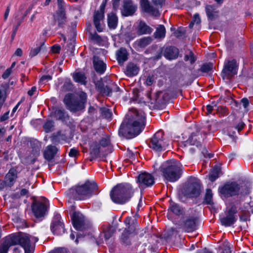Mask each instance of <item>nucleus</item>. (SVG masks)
Wrapping results in <instances>:
<instances>
[{
    "instance_id": "obj_61",
    "label": "nucleus",
    "mask_w": 253,
    "mask_h": 253,
    "mask_svg": "<svg viewBox=\"0 0 253 253\" xmlns=\"http://www.w3.org/2000/svg\"><path fill=\"white\" fill-rule=\"evenodd\" d=\"M201 153L204 156V157H206L208 156L209 158L213 157V154H212L208 153V151L205 147L203 148L202 150L201 151Z\"/></svg>"
},
{
    "instance_id": "obj_29",
    "label": "nucleus",
    "mask_w": 253,
    "mask_h": 253,
    "mask_svg": "<svg viewBox=\"0 0 253 253\" xmlns=\"http://www.w3.org/2000/svg\"><path fill=\"white\" fill-rule=\"evenodd\" d=\"M139 71V67L133 63H128L126 69L125 74L128 77L136 75Z\"/></svg>"
},
{
    "instance_id": "obj_34",
    "label": "nucleus",
    "mask_w": 253,
    "mask_h": 253,
    "mask_svg": "<svg viewBox=\"0 0 253 253\" xmlns=\"http://www.w3.org/2000/svg\"><path fill=\"white\" fill-rule=\"evenodd\" d=\"M236 219L237 218L235 215L228 213L225 217L221 219V222L225 226H229L234 224Z\"/></svg>"
},
{
    "instance_id": "obj_48",
    "label": "nucleus",
    "mask_w": 253,
    "mask_h": 253,
    "mask_svg": "<svg viewBox=\"0 0 253 253\" xmlns=\"http://www.w3.org/2000/svg\"><path fill=\"white\" fill-rule=\"evenodd\" d=\"M151 41V38L150 37L141 39L138 42V45L140 47H144L149 44Z\"/></svg>"
},
{
    "instance_id": "obj_54",
    "label": "nucleus",
    "mask_w": 253,
    "mask_h": 253,
    "mask_svg": "<svg viewBox=\"0 0 253 253\" xmlns=\"http://www.w3.org/2000/svg\"><path fill=\"white\" fill-rule=\"evenodd\" d=\"M237 212V207L234 204H231L230 205V208L228 210V213H231V214L235 215Z\"/></svg>"
},
{
    "instance_id": "obj_11",
    "label": "nucleus",
    "mask_w": 253,
    "mask_h": 253,
    "mask_svg": "<svg viewBox=\"0 0 253 253\" xmlns=\"http://www.w3.org/2000/svg\"><path fill=\"white\" fill-rule=\"evenodd\" d=\"M238 65L236 60H228L224 65L222 72V77L223 79L229 78L237 73Z\"/></svg>"
},
{
    "instance_id": "obj_27",
    "label": "nucleus",
    "mask_w": 253,
    "mask_h": 253,
    "mask_svg": "<svg viewBox=\"0 0 253 253\" xmlns=\"http://www.w3.org/2000/svg\"><path fill=\"white\" fill-rule=\"evenodd\" d=\"M104 16V14L102 12H99V11H96L94 14L93 23L96 30L99 32H101L103 30L100 21L103 19Z\"/></svg>"
},
{
    "instance_id": "obj_3",
    "label": "nucleus",
    "mask_w": 253,
    "mask_h": 253,
    "mask_svg": "<svg viewBox=\"0 0 253 253\" xmlns=\"http://www.w3.org/2000/svg\"><path fill=\"white\" fill-rule=\"evenodd\" d=\"M134 190L128 183L119 184L115 186L110 192L112 200L117 204H124L133 195Z\"/></svg>"
},
{
    "instance_id": "obj_59",
    "label": "nucleus",
    "mask_w": 253,
    "mask_h": 253,
    "mask_svg": "<svg viewBox=\"0 0 253 253\" xmlns=\"http://www.w3.org/2000/svg\"><path fill=\"white\" fill-rule=\"evenodd\" d=\"M79 154V151L75 148H72L70 150L69 155L71 157H75Z\"/></svg>"
},
{
    "instance_id": "obj_19",
    "label": "nucleus",
    "mask_w": 253,
    "mask_h": 253,
    "mask_svg": "<svg viewBox=\"0 0 253 253\" xmlns=\"http://www.w3.org/2000/svg\"><path fill=\"white\" fill-rule=\"evenodd\" d=\"M97 85L98 88L100 89V91L107 95H110V94L113 91H118L119 89V87L117 85L114 83L112 82H110V83L106 85L105 86L104 84H103L101 82H98L97 84Z\"/></svg>"
},
{
    "instance_id": "obj_23",
    "label": "nucleus",
    "mask_w": 253,
    "mask_h": 253,
    "mask_svg": "<svg viewBox=\"0 0 253 253\" xmlns=\"http://www.w3.org/2000/svg\"><path fill=\"white\" fill-rule=\"evenodd\" d=\"M171 213L177 216L182 215L184 213V211L178 204L171 203L168 209V216L169 218H170Z\"/></svg>"
},
{
    "instance_id": "obj_39",
    "label": "nucleus",
    "mask_w": 253,
    "mask_h": 253,
    "mask_svg": "<svg viewBox=\"0 0 253 253\" xmlns=\"http://www.w3.org/2000/svg\"><path fill=\"white\" fill-rule=\"evenodd\" d=\"M220 172V169L218 167H215L209 174V179L213 182L215 181L218 177Z\"/></svg>"
},
{
    "instance_id": "obj_6",
    "label": "nucleus",
    "mask_w": 253,
    "mask_h": 253,
    "mask_svg": "<svg viewBox=\"0 0 253 253\" xmlns=\"http://www.w3.org/2000/svg\"><path fill=\"white\" fill-rule=\"evenodd\" d=\"M110 145V141L108 137L102 138L99 143L93 142L90 148V161H92L101 155L105 156L110 153L111 148Z\"/></svg>"
},
{
    "instance_id": "obj_1",
    "label": "nucleus",
    "mask_w": 253,
    "mask_h": 253,
    "mask_svg": "<svg viewBox=\"0 0 253 253\" xmlns=\"http://www.w3.org/2000/svg\"><path fill=\"white\" fill-rule=\"evenodd\" d=\"M145 116L143 112L134 109L129 111L122 123L119 134L127 138H132L139 134L145 126Z\"/></svg>"
},
{
    "instance_id": "obj_55",
    "label": "nucleus",
    "mask_w": 253,
    "mask_h": 253,
    "mask_svg": "<svg viewBox=\"0 0 253 253\" xmlns=\"http://www.w3.org/2000/svg\"><path fill=\"white\" fill-rule=\"evenodd\" d=\"M216 106V104L214 102H212L211 104L208 105L206 106L207 110V114H210L211 113L212 110H213V108Z\"/></svg>"
},
{
    "instance_id": "obj_4",
    "label": "nucleus",
    "mask_w": 253,
    "mask_h": 253,
    "mask_svg": "<svg viewBox=\"0 0 253 253\" xmlns=\"http://www.w3.org/2000/svg\"><path fill=\"white\" fill-rule=\"evenodd\" d=\"M161 171L165 179L170 182H175L181 175L182 165L175 160L168 161L162 164Z\"/></svg>"
},
{
    "instance_id": "obj_58",
    "label": "nucleus",
    "mask_w": 253,
    "mask_h": 253,
    "mask_svg": "<svg viewBox=\"0 0 253 253\" xmlns=\"http://www.w3.org/2000/svg\"><path fill=\"white\" fill-rule=\"evenodd\" d=\"M192 21L194 24H199L201 23V18L200 17L199 14L197 13L194 14Z\"/></svg>"
},
{
    "instance_id": "obj_56",
    "label": "nucleus",
    "mask_w": 253,
    "mask_h": 253,
    "mask_svg": "<svg viewBox=\"0 0 253 253\" xmlns=\"http://www.w3.org/2000/svg\"><path fill=\"white\" fill-rule=\"evenodd\" d=\"M155 81V77L154 76H149L146 81V83L148 85H151Z\"/></svg>"
},
{
    "instance_id": "obj_35",
    "label": "nucleus",
    "mask_w": 253,
    "mask_h": 253,
    "mask_svg": "<svg viewBox=\"0 0 253 253\" xmlns=\"http://www.w3.org/2000/svg\"><path fill=\"white\" fill-rule=\"evenodd\" d=\"M108 25L110 28L115 29L118 24V17L114 13H110L108 14Z\"/></svg>"
},
{
    "instance_id": "obj_24",
    "label": "nucleus",
    "mask_w": 253,
    "mask_h": 253,
    "mask_svg": "<svg viewBox=\"0 0 253 253\" xmlns=\"http://www.w3.org/2000/svg\"><path fill=\"white\" fill-rule=\"evenodd\" d=\"M178 48L174 46H169L165 48L164 55L167 59L172 60L178 57Z\"/></svg>"
},
{
    "instance_id": "obj_10",
    "label": "nucleus",
    "mask_w": 253,
    "mask_h": 253,
    "mask_svg": "<svg viewBox=\"0 0 253 253\" xmlns=\"http://www.w3.org/2000/svg\"><path fill=\"white\" fill-rule=\"evenodd\" d=\"M164 1H141V6L143 11L153 16L160 15L159 8L162 7Z\"/></svg>"
},
{
    "instance_id": "obj_53",
    "label": "nucleus",
    "mask_w": 253,
    "mask_h": 253,
    "mask_svg": "<svg viewBox=\"0 0 253 253\" xmlns=\"http://www.w3.org/2000/svg\"><path fill=\"white\" fill-rule=\"evenodd\" d=\"M182 1H173V3L172 4V7L177 9L182 8L184 5V3H181V2Z\"/></svg>"
},
{
    "instance_id": "obj_37",
    "label": "nucleus",
    "mask_w": 253,
    "mask_h": 253,
    "mask_svg": "<svg viewBox=\"0 0 253 253\" xmlns=\"http://www.w3.org/2000/svg\"><path fill=\"white\" fill-rule=\"evenodd\" d=\"M73 79L76 82L79 83L83 84H85L86 83V77L83 72H77L73 75Z\"/></svg>"
},
{
    "instance_id": "obj_14",
    "label": "nucleus",
    "mask_w": 253,
    "mask_h": 253,
    "mask_svg": "<svg viewBox=\"0 0 253 253\" xmlns=\"http://www.w3.org/2000/svg\"><path fill=\"white\" fill-rule=\"evenodd\" d=\"M50 229L52 232L57 235H62L64 233V225L61 221V216L59 214L54 215L51 223Z\"/></svg>"
},
{
    "instance_id": "obj_28",
    "label": "nucleus",
    "mask_w": 253,
    "mask_h": 253,
    "mask_svg": "<svg viewBox=\"0 0 253 253\" xmlns=\"http://www.w3.org/2000/svg\"><path fill=\"white\" fill-rule=\"evenodd\" d=\"M52 115L54 118L58 120L64 121L68 118V115L65 110L61 108H56L52 112Z\"/></svg>"
},
{
    "instance_id": "obj_41",
    "label": "nucleus",
    "mask_w": 253,
    "mask_h": 253,
    "mask_svg": "<svg viewBox=\"0 0 253 253\" xmlns=\"http://www.w3.org/2000/svg\"><path fill=\"white\" fill-rule=\"evenodd\" d=\"M115 232V230L113 226H108L103 232L105 240H107L110 239Z\"/></svg>"
},
{
    "instance_id": "obj_12",
    "label": "nucleus",
    "mask_w": 253,
    "mask_h": 253,
    "mask_svg": "<svg viewBox=\"0 0 253 253\" xmlns=\"http://www.w3.org/2000/svg\"><path fill=\"white\" fill-rule=\"evenodd\" d=\"M48 201L45 200L44 203L36 202L33 203L32 209L35 216L37 218L43 217L47 211Z\"/></svg>"
},
{
    "instance_id": "obj_50",
    "label": "nucleus",
    "mask_w": 253,
    "mask_h": 253,
    "mask_svg": "<svg viewBox=\"0 0 253 253\" xmlns=\"http://www.w3.org/2000/svg\"><path fill=\"white\" fill-rule=\"evenodd\" d=\"M63 137H65L63 135H61L60 132H58L56 135H53L52 136V141L53 143H58L60 142V140L64 139Z\"/></svg>"
},
{
    "instance_id": "obj_44",
    "label": "nucleus",
    "mask_w": 253,
    "mask_h": 253,
    "mask_svg": "<svg viewBox=\"0 0 253 253\" xmlns=\"http://www.w3.org/2000/svg\"><path fill=\"white\" fill-rule=\"evenodd\" d=\"M100 112L102 116L106 119H110L112 117V113L110 109L106 108H100Z\"/></svg>"
},
{
    "instance_id": "obj_40",
    "label": "nucleus",
    "mask_w": 253,
    "mask_h": 253,
    "mask_svg": "<svg viewBox=\"0 0 253 253\" xmlns=\"http://www.w3.org/2000/svg\"><path fill=\"white\" fill-rule=\"evenodd\" d=\"M58 8L55 12L56 14H66V4L64 1H57Z\"/></svg>"
},
{
    "instance_id": "obj_21",
    "label": "nucleus",
    "mask_w": 253,
    "mask_h": 253,
    "mask_svg": "<svg viewBox=\"0 0 253 253\" xmlns=\"http://www.w3.org/2000/svg\"><path fill=\"white\" fill-rule=\"evenodd\" d=\"M137 6L131 1H125L122 9V14L125 16L132 15L136 10Z\"/></svg>"
},
{
    "instance_id": "obj_16",
    "label": "nucleus",
    "mask_w": 253,
    "mask_h": 253,
    "mask_svg": "<svg viewBox=\"0 0 253 253\" xmlns=\"http://www.w3.org/2000/svg\"><path fill=\"white\" fill-rule=\"evenodd\" d=\"M200 134L199 132L195 133H193L186 142L187 143L186 145L189 144L193 146V147H191L189 149L192 154L194 153L197 150H199L201 152L203 148H202V146L200 142L198 141L197 139V137L198 139L200 138Z\"/></svg>"
},
{
    "instance_id": "obj_9",
    "label": "nucleus",
    "mask_w": 253,
    "mask_h": 253,
    "mask_svg": "<svg viewBox=\"0 0 253 253\" xmlns=\"http://www.w3.org/2000/svg\"><path fill=\"white\" fill-rule=\"evenodd\" d=\"M14 245H20L24 249L25 253H33L31 248L30 237L25 234H12L9 235Z\"/></svg>"
},
{
    "instance_id": "obj_52",
    "label": "nucleus",
    "mask_w": 253,
    "mask_h": 253,
    "mask_svg": "<svg viewBox=\"0 0 253 253\" xmlns=\"http://www.w3.org/2000/svg\"><path fill=\"white\" fill-rule=\"evenodd\" d=\"M90 38L93 41L96 42H100L102 41L101 37L96 33H89Z\"/></svg>"
},
{
    "instance_id": "obj_46",
    "label": "nucleus",
    "mask_w": 253,
    "mask_h": 253,
    "mask_svg": "<svg viewBox=\"0 0 253 253\" xmlns=\"http://www.w3.org/2000/svg\"><path fill=\"white\" fill-rule=\"evenodd\" d=\"M30 145L33 148L32 152L33 154L34 155H39L40 151L39 142L38 141L30 142Z\"/></svg>"
},
{
    "instance_id": "obj_64",
    "label": "nucleus",
    "mask_w": 253,
    "mask_h": 253,
    "mask_svg": "<svg viewBox=\"0 0 253 253\" xmlns=\"http://www.w3.org/2000/svg\"><path fill=\"white\" fill-rule=\"evenodd\" d=\"M53 253H67V251L65 248H62L55 250Z\"/></svg>"
},
{
    "instance_id": "obj_45",
    "label": "nucleus",
    "mask_w": 253,
    "mask_h": 253,
    "mask_svg": "<svg viewBox=\"0 0 253 253\" xmlns=\"http://www.w3.org/2000/svg\"><path fill=\"white\" fill-rule=\"evenodd\" d=\"M184 59L185 61H189L191 64H193L196 60L194 53L191 51H189L184 55Z\"/></svg>"
},
{
    "instance_id": "obj_32",
    "label": "nucleus",
    "mask_w": 253,
    "mask_h": 253,
    "mask_svg": "<svg viewBox=\"0 0 253 253\" xmlns=\"http://www.w3.org/2000/svg\"><path fill=\"white\" fill-rule=\"evenodd\" d=\"M56 147L52 145H49L47 147L44 152V156L45 159L50 160L53 158L55 155L58 151Z\"/></svg>"
},
{
    "instance_id": "obj_15",
    "label": "nucleus",
    "mask_w": 253,
    "mask_h": 253,
    "mask_svg": "<svg viewBox=\"0 0 253 253\" xmlns=\"http://www.w3.org/2000/svg\"><path fill=\"white\" fill-rule=\"evenodd\" d=\"M201 185L198 181L191 182L184 189V193L185 195L195 197L200 195Z\"/></svg>"
},
{
    "instance_id": "obj_43",
    "label": "nucleus",
    "mask_w": 253,
    "mask_h": 253,
    "mask_svg": "<svg viewBox=\"0 0 253 253\" xmlns=\"http://www.w3.org/2000/svg\"><path fill=\"white\" fill-rule=\"evenodd\" d=\"M44 43H41L40 45H37L36 47H32L29 53V56L33 57L37 55L41 50Z\"/></svg>"
},
{
    "instance_id": "obj_17",
    "label": "nucleus",
    "mask_w": 253,
    "mask_h": 253,
    "mask_svg": "<svg viewBox=\"0 0 253 253\" xmlns=\"http://www.w3.org/2000/svg\"><path fill=\"white\" fill-rule=\"evenodd\" d=\"M72 220L75 228L78 230H83L84 225V217L81 213L74 212L72 215Z\"/></svg>"
},
{
    "instance_id": "obj_47",
    "label": "nucleus",
    "mask_w": 253,
    "mask_h": 253,
    "mask_svg": "<svg viewBox=\"0 0 253 253\" xmlns=\"http://www.w3.org/2000/svg\"><path fill=\"white\" fill-rule=\"evenodd\" d=\"M212 193L211 189H208L206 190V193L205 197V201L208 204H212Z\"/></svg>"
},
{
    "instance_id": "obj_42",
    "label": "nucleus",
    "mask_w": 253,
    "mask_h": 253,
    "mask_svg": "<svg viewBox=\"0 0 253 253\" xmlns=\"http://www.w3.org/2000/svg\"><path fill=\"white\" fill-rule=\"evenodd\" d=\"M54 122L52 121H47L43 125V128L46 133L52 131L54 130Z\"/></svg>"
},
{
    "instance_id": "obj_13",
    "label": "nucleus",
    "mask_w": 253,
    "mask_h": 253,
    "mask_svg": "<svg viewBox=\"0 0 253 253\" xmlns=\"http://www.w3.org/2000/svg\"><path fill=\"white\" fill-rule=\"evenodd\" d=\"M137 182L141 188H145L153 185L155 183L154 176L148 172H143L137 176Z\"/></svg>"
},
{
    "instance_id": "obj_30",
    "label": "nucleus",
    "mask_w": 253,
    "mask_h": 253,
    "mask_svg": "<svg viewBox=\"0 0 253 253\" xmlns=\"http://www.w3.org/2000/svg\"><path fill=\"white\" fill-rule=\"evenodd\" d=\"M153 31V29L148 26L144 22L140 21L137 27V33L138 35L144 34H150Z\"/></svg>"
},
{
    "instance_id": "obj_57",
    "label": "nucleus",
    "mask_w": 253,
    "mask_h": 253,
    "mask_svg": "<svg viewBox=\"0 0 253 253\" xmlns=\"http://www.w3.org/2000/svg\"><path fill=\"white\" fill-rule=\"evenodd\" d=\"M12 73V70H11V68H7L5 72L3 73V74L2 75V78L3 79H6L9 77V76L10 75V74Z\"/></svg>"
},
{
    "instance_id": "obj_33",
    "label": "nucleus",
    "mask_w": 253,
    "mask_h": 253,
    "mask_svg": "<svg viewBox=\"0 0 253 253\" xmlns=\"http://www.w3.org/2000/svg\"><path fill=\"white\" fill-rule=\"evenodd\" d=\"M93 63L94 69L97 73L102 74L106 70V64L102 61L94 57Z\"/></svg>"
},
{
    "instance_id": "obj_22",
    "label": "nucleus",
    "mask_w": 253,
    "mask_h": 253,
    "mask_svg": "<svg viewBox=\"0 0 253 253\" xmlns=\"http://www.w3.org/2000/svg\"><path fill=\"white\" fill-rule=\"evenodd\" d=\"M216 3L212 5H207L206 6V12L208 17L211 20H213L216 18L215 13L216 8L220 5L222 1H216Z\"/></svg>"
},
{
    "instance_id": "obj_31",
    "label": "nucleus",
    "mask_w": 253,
    "mask_h": 253,
    "mask_svg": "<svg viewBox=\"0 0 253 253\" xmlns=\"http://www.w3.org/2000/svg\"><path fill=\"white\" fill-rule=\"evenodd\" d=\"M14 246L9 236L6 237L0 245V253H7L9 248Z\"/></svg>"
},
{
    "instance_id": "obj_25",
    "label": "nucleus",
    "mask_w": 253,
    "mask_h": 253,
    "mask_svg": "<svg viewBox=\"0 0 253 253\" xmlns=\"http://www.w3.org/2000/svg\"><path fill=\"white\" fill-rule=\"evenodd\" d=\"M126 227L125 228L124 231L128 233L129 234L133 233L137 227V223L135 220H132L131 217H127L124 221Z\"/></svg>"
},
{
    "instance_id": "obj_8",
    "label": "nucleus",
    "mask_w": 253,
    "mask_h": 253,
    "mask_svg": "<svg viewBox=\"0 0 253 253\" xmlns=\"http://www.w3.org/2000/svg\"><path fill=\"white\" fill-rule=\"evenodd\" d=\"M164 132L159 130L156 132L151 138L149 147L156 152L165 150L169 146V143L164 139Z\"/></svg>"
},
{
    "instance_id": "obj_60",
    "label": "nucleus",
    "mask_w": 253,
    "mask_h": 253,
    "mask_svg": "<svg viewBox=\"0 0 253 253\" xmlns=\"http://www.w3.org/2000/svg\"><path fill=\"white\" fill-rule=\"evenodd\" d=\"M245 126V125L244 123L241 121L235 126V127L238 130V132H240L244 128Z\"/></svg>"
},
{
    "instance_id": "obj_62",
    "label": "nucleus",
    "mask_w": 253,
    "mask_h": 253,
    "mask_svg": "<svg viewBox=\"0 0 253 253\" xmlns=\"http://www.w3.org/2000/svg\"><path fill=\"white\" fill-rule=\"evenodd\" d=\"M61 49V47L59 45H54L51 47V51L54 53H59Z\"/></svg>"
},
{
    "instance_id": "obj_63",
    "label": "nucleus",
    "mask_w": 253,
    "mask_h": 253,
    "mask_svg": "<svg viewBox=\"0 0 253 253\" xmlns=\"http://www.w3.org/2000/svg\"><path fill=\"white\" fill-rule=\"evenodd\" d=\"M51 78V76H50V75H44L41 77L40 81L41 82L44 83L47 81L50 80Z\"/></svg>"
},
{
    "instance_id": "obj_36",
    "label": "nucleus",
    "mask_w": 253,
    "mask_h": 253,
    "mask_svg": "<svg viewBox=\"0 0 253 253\" xmlns=\"http://www.w3.org/2000/svg\"><path fill=\"white\" fill-rule=\"evenodd\" d=\"M54 21L57 23L59 28H63L67 22V17L66 14H56L54 15Z\"/></svg>"
},
{
    "instance_id": "obj_2",
    "label": "nucleus",
    "mask_w": 253,
    "mask_h": 253,
    "mask_svg": "<svg viewBox=\"0 0 253 253\" xmlns=\"http://www.w3.org/2000/svg\"><path fill=\"white\" fill-rule=\"evenodd\" d=\"M98 192L96 183L94 181L87 180L84 184L70 189L67 195L70 199L83 200L89 198Z\"/></svg>"
},
{
    "instance_id": "obj_51",
    "label": "nucleus",
    "mask_w": 253,
    "mask_h": 253,
    "mask_svg": "<svg viewBox=\"0 0 253 253\" xmlns=\"http://www.w3.org/2000/svg\"><path fill=\"white\" fill-rule=\"evenodd\" d=\"M212 64L206 63L203 64L200 69V70L204 73H208L212 69Z\"/></svg>"
},
{
    "instance_id": "obj_26",
    "label": "nucleus",
    "mask_w": 253,
    "mask_h": 253,
    "mask_svg": "<svg viewBox=\"0 0 253 253\" xmlns=\"http://www.w3.org/2000/svg\"><path fill=\"white\" fill-rule=\"evenodd\" d=\"M117 60L120 65H123L127 60L128 53L124 47H121L116 52Z\"/></svg>"
},
{
    "instance_id": "obj_5",
    "label": "nucleus",
    "mask_w": 253,
    "mask_h": 253,
    "mask_svg": "<svg viewBox=\"0 0 253 253\" xmlns=\"http://www.w3.org/2000/svg\"><path fill=\"white\" fill-rule=\"evenodd\" d=\"M219 191L226 197L240 195V198H242L250 193V187L247 184L240 186L236 182H231L225 184L220 189Z\"/></svg>"
},
{
    "instance_id": "obj_20",
    "label": "nucleus",
    "mask_w": 253,
    "mask_h": 253,
    "mask_svg": "<svg viewBox=\"0 0 253 253\" xmlns=\"http://www.w3.org/2000/svg\"><path fill=\"white\" fill-rule=\"evenodd\" d=\"M198 219L195 217L187 218L183 224V229L187 232H192L197 229Z\"/></svg>"
},
{
    "instance_id": "obj_18",
    "label": "nucleus",
    "mask_w": 253,
    "mask_h": 253,
    "mask_svg": "<svg viewBox=\"0 0 253 253\" xmlns=\"http://www.w3.org/2000/svg\"><path fill=\"white\" fill-rule=\"evenodd\" d=\"M18 171L14 168L9 169L4 177L3 181L5 187H12L15 183L17 178Z\"/></svg>"
},
{
    "instance_id": "obj_7",
    "label": "nucleus",
    "mask_w": 253,
    "mask_h": 253,
    "mask_svg": "<svg viewBox=\"0 0 253 253\" xmlns=\"http://www.w3.org/2000/svg\"><path fill=\"white\" fill-rule=\"evenodd\" d=\"M87 95L85 93L82 92L78 97L70 98L66 96L64 102L67 108L71 111L76 112L81 110L84 108L86 102Z\"/></svg>"
},
{
    "instance_id": "obj_38",
    "label": "nucleus",
    "mask_w": 253,
    "mask_h": 253,
    "mask_svg": "<svg viewBox=\"0 0 253 253\" xmlns=\"http://www.w3.org/2000/svg\"><path fill=\"white\" fill-rule=\"evenodd\" d=\"M166 29L164 25H160L154 33V36L156 39H163L165 37Z\"/></svg>"
},
{
    "instance_id": "obj_49",
    "label": "nucleus",
    "mask_w": 253,
    "mask_h": 253,
    "mask_svg": "<svg viewBox=\"0 0 253 253\" xmlns=\"http://www.w3.org/2000/svg\"><path fill=\"white\" fill-rule=\"evenodd\" d=\"M128 235H129L128 233L124 231L121 237V242L123 244L126 245H128L130 244Z\"/></svg>"
}]
</instances>
